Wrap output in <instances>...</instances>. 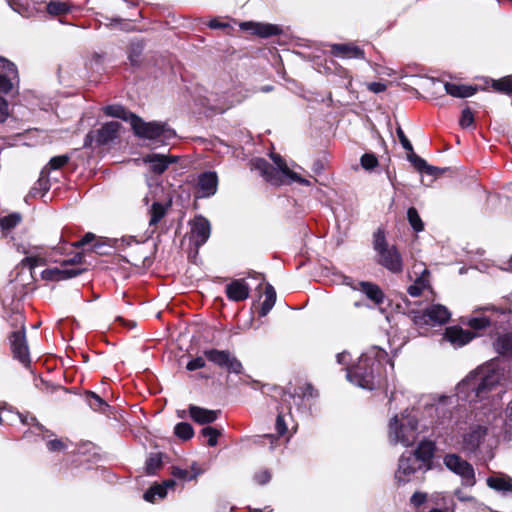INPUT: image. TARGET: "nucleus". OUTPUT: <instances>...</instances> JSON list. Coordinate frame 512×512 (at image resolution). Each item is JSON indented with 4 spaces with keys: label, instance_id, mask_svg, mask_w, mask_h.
I'll return each instance as SVG.
<instances>
[{
    "label": "nucleus",
    "instance_id": "obj_1",
    "mask_svg": "<svg viewBox=\"0 0 512 512\" xmlns=\"http://www.w3.org/2000/svg\"><path fill=\"white\" fill-rule=\"evenodd\" d=\"M505 371L498 361H489L470 372L456 386V396L470 404L482 403L478 408L486 409L498 405L503 392Z\"/></svg>",
    "mask_w": 512,
    "mask_h": 512
},
{
    "label": "nucleus",
    "instance_id": "obj_2",
    "mask_svg": "<svg viewBox=\"0 0 512 512\" xmlns=\"http://www.w3.org/2000/svg\"><path fill=\"white\" fill-rule=\"evenodd\" d=\"M386 358L385 350L379 347L370 348L359 357L356 364L346 369L347 380L363 389H374L376 374L379 373Z\"/></svg>",
    "mask_w": 512,
    "mask_h": 512
},
{
    "label": "nucleus",
    "instance_id": "obj_3",
    "mask_svg": "<svg viewBox=\"0 0 512 512\" xmlns=\"http://www.w3.org/2000/svg\"><path fill=\"white\" fill-rule=\"evenodd\" d=\"M270 157L274 165L263 158H254L250 162L251 169L257 170L267 182L273 185L290 184L292 182L305 186L311 184L309 180L291 170L279 154L272 153Z\"/></svg>",
    "mask_w": 512,
    "mask_h": 512
},
{
    "label": "nucleus",
    "instance_id": "obj_4",
    "mask_svg": "<svg viewBox=\"0 0 512 512\" xmlns=\"http://www.w3.org/2000/svg\"><path fill=\"white\" fill-rule=\"evenodd\" d=\"M418 437V419L413 410L406 409L389 422L388 439L392 444L411 446Z\"/></svg>",
    "mask_w": 512,
    "mask_h": 512
},
{
    "label": "nucleus",
    "instance_id": "obj_5",
    "mask_svg": "<svg viewBox=\"0 0 512 512\" xmlns=\"http://www.w3.org/2000/svg\"><path fill=\"white\" fill-rule=\"evenodd\" d=\"M131 127L138 137L162 144H165L176 135L175 131L166 123L144 122L138 116H131Z\"/></svg>",
    "mask_w": 512,
    "mask_h": 512
},
{
    "label": "nucleus",
    "instance_id": "obj_6",
    "mask_svg": "<svg viewBox=\"0 0 512 512\" xmlns=\"http://www.w3.org/2000/svg\"><path fill=\"white\" fill-rule=\"evenodd\" d=\"M452 404L451 398L446 396L439 397L434 403H426L425 411L433 419L429 424H423V427L425 429H434L439 426H448L453 414L451 410Z\"/></svg>",
    "mask_w": 512,
    "mask_h": 512
},
{
    "label": "nucleus",
    "instance_id": "obj_7",
    "mask_svg": "<svg viewBox=\"0 0 512 512\" xmlns=\"http://www.w3.org/2000/svg\"><path fill=\"white\" fill-rule=\"evenodd\" d=\"M374 248L379 255V263L392 273H400L403 269L402 257L395 246H389L384 235H377Z\"/></svg>",
    "mask_w": 512,
    "mask_h": 512
},
{
    "label": "nucleus",
    "instance_id": "obj_8",
    "mask_svg": "<svg viewBox=\"0 0 512 512\" xmlns=\"http://www.w3.org/2000/svg\"><path fill=\"white\" fill-rule=\"evenodd\" d=\"M444 466L461 478L462 485L472 487L476 483L473 466L456 453H448L443 457Z\"/></svg>",
    "mask_w": 512,
    "mask_h": 512
},
{
    "label": "nucleus",
    "instance_id": "obj_9",
    "mask_svg": "<svg viewBox=\"0 0 512 512\" xmlns=\"http://www.w3.org/2000/svg\"><path fill=\"white\" fill-rule=\"evenodd\" d=\"M410 314L413 323L418 327L441 325L451 317L449 310L440 304L431 305L422 312L411 311Z\"/></svg>",
    "mask_w": 512,
    "mask_h": 512
},
{
    "label": "nucleus",
    "instance_id": "obj_10",
    "mask_svg": "<svg viewBox=\"0 0 512 512\" xmlns=\"http://www.w3.org/2000/svg\"><path fill=\"white\" fill-rule=\"evenodd\" d=\"M486 435V426L481 424L471 425L468 430L462 433L461 439L456 440L454 445L466 454H473L484 443Z\"/></svg>",
    "mask_w": 512,
    "mask_h": 512
},
{
    "label": "nucleus",
    "instance_id": "obj_11",
    "mask_svg": "<svg viewBox=\"0 0 512 512\" xmlns=\"http://www.w3.org/2000/svg\"><path fill=\"white\" fill-rule=\"evenodd\" d=\"M204 356L230 373L240 374L243 370L241 362L227 350L208 349L204 351Z\"/></svg>",
    "mask_w": 512,
    "mask_h": 512
},
{
    "label": "nucleus",
    "instance_id": "obj_12",
    "mask_svg": "<svg viewBox=\"0 0 512 512\" xmlns=\"http://www.w3.org/2000/svg\"><path fill=\"white\" fill-rule=\"evenodd\" d=\"M419 471H424L420 461L416 457L404 453L399 459L395 479L398 483L405 484L414 480Z\"/></svg>",
    "mask_w": 512,
    "mask_h": 512
},
{
    "label": "nucleus",
    "instance_id": "obj_13",
    "mask_svg": "<svg viewBox=\"0 0 512 512\" xmlns=\"http://www.w3.org/2000/svg\"><path fill=\"white\" fill-rule=\"evenodd\" d=\"M82 256L77 254L72 259L64 261L61 267L49 268L42 271L41 276L45 280L59 281L73 278L81 273V269L68 268L69 264L80 263Z\"/></svg>",
    "mask_w": 512,
    "mask_h": 512
},
{
    "label": "nucleus",
    "instance_id": "obj_14",
    "mask_svg": "<svg viewBox=\"0 0 512 512\" xmlns=\"http://www.w3.org/2000/svg\"><path fill=\"white\" fill-rule=\"evenodd\" d=\"M9 341L14 358L28 366L30 364V354L23 324L20 330L11 333Z\"/></svg>",
    "mask_w": 512,
    "mask_h": 512
},
{
    "label": "nucleus",
    "instance_id": "obj_15",
    "mask_svg": "<svg viewBox=\"0 0 512 512\" xmlns=\"http://www.w3.org/2000/svg\"><path fill=\"white\" fill-rule=\"evenodd\" d=\"M190 242L199 248L207 242L211 234L210 222L203 216L199 215L190 221Z\"/></svg>",
    "mask_w": 512,
    "mask_h": 512
},
{
    "label": "nucleus",
    "instance_id": "obj_16",
    "mask_svg": "<svg viewBox=\"0 0 512 512\" xmlns=\"http://www.w3.org/2000/svg\"><path fill=\"white\" fill-rule=\"evenodd\" d=\"M239 27L241 30L248 31L251 34L257 35L261 38H268L282 33V28L279 25L270 23L246 21L241 22Z\"/></svg>",
    "mask_w": 512,
    "mask_h": 512
},
{
    "label": "nucleus",
    "instance_id": "obj_17",
    "mask_svg": "<svg viewBox=\"0 0 512 512\" xmlns=\"http://www.w3.org/2000/svg\"><path fill=\"white\" fill-rule=\"evenodd\" d=\"M18 79L16 66L7 59L0 58V92L9 93Z\"/></svg>",
    "mask_w": 512,
    "mask_h": 512
},
{
    "label": "nucleus",
    "instance_id": "obj_18",
    "mask_svg": "<svg viewBox=\"0 0 512 512\" xmlns=\"http://www.w3.org/2000/svg\"><path fill=\"white\" fill-rule=\"evenodd\" d=\"M11 9L22 17L31 18L43 9V3L37 0H7Z\"/></svg>",
    "mask_w": 512,
    "mask_h": 512
},
{
    "label": "nucleus",
    "instance_id": "obj_19",
    "mask_svg": "<svg viewBox=\"0 0 512 512\" xmlns=\"http://www.w3.org/2000/svg\"><path fill=\"white\" fill-rule=\"evenodd\" d=\"M143 163L148 164L150 171L160 175L165 172L168 166L176 162V157L164 154L150 153L142 158Z\"/></svg>",
    "mask_w": 512,
    "mask_h": 512
},
{
    "label": "nucleus",
    "instance_id": "obj_20",
    "mask_svg": "<svg viewBox=\"0 0 512 512\" xmlns=\"http://www.w3.org/2000/svg\"><path fill=\"white\" fill-rule=\"evenodd\" d=\"M474 337L475 334L458 326L448 327L444 333V339L450 342L454 347H462L469 343Z\"/></svg>",
    "mask_w": 512,
    "mask_h": 512
},
{
    "label": "nucleus",
    "instance_id": "obj_21",
    "mask_svg": "<svg viewBox=\"0 0 512 512\" xmlns=\"http://www.w3.org/2000/svg\"><path fill=\"white\" fill-rule=\"evenodd\" d=\"M225 292L229 300L239 302L249 297L250 287L244 279H235L226 285Z\"/></svg>",
    "mask_w": 512,
    "mask_h": 512
},
{
    "label": "nucleus",
    "instance_id": "obj_22",
    "mask_svg": "<svg viewBox=\"0 0 512 512\" xmlns=\"http://www.w3.org/2000/svg\"><path fill=\"white\" fill-rule=\"evenodd\" d=\"M218 177L215 172H205L198 177L199 197H210L217 191Z\"/></svg>",
    "mask_w": 512,
    "mask_h": 512
},
{
    "label": "nucleus",
    "instance_id": "obj_23",
    "mask_svg": "<svg viewBox=\"0 0 512 512\" xmlns=\"http://www.w3.org/2000/svg\"><path fill=\"white\" fill-rule=\"evenodd\" d=\"M190 417L199 424H209L218 419L219 410H209L195 405L189 406Z\"/></svg>",
    "mask_w": 512,
    "mask_h": 512
},
{
    "label": "nucleus",
    "instance_id": "obj_24",
    "mask_svg": "<svg viewBox=\"0 0 512 512\" xmlns=\"http://www.w3.org/2000/svg\"><path fill=\"white\" fill-rule=\"evenodd\" d=\"M434 444L431 441H421L416 450L413 453H407L409 456L416 457L421 466L424 468V471L429 469L428 462L431 460L434 454Z\"/></svg>",
    "mask_w": 512,
    "mask_h": 512
},
{
    "label": "nucleus",
    "instance_id": "obj_25",
    "mask_svg": "<svg viewBox=\"0 0 512 512\" xmlns=\"http://www.w3.org/2000/svg\"><path fill=\"white\" fill-rule=\"evenodd\" d=\"M176 482L172 479L164 481L162 484L151 486L145 493L144 499L147 502H154L156 498L163 499L167 495L168 489H174Z\"/></svg>",
    "mask_w": 512,
    "mask_h": 512
},
{
    "label": "nucleus",
    "instance_id": "obj_26",
    "mask_svg": "<svg viewBox=\"0 0 512 512\" xmlns=\"http://www.w3.org/2000/svg\"><path fill=\"white\" fill-rule=\"evenodd\" d=\"M354 290H359L365 296L373 301L374 304L379 305L384 301V294L380 287L370 282H359L357 286L353 287Z\"/></svg>",
    "mask_w": 512,
    "mask_h": 512
},
{
    "label": "nucleus",
    "instance_id": "obj_27",
    "mask_svg": "<svg viewBox=\"0 0 512 512\" xmlns=\"http://www.w3.org/2000/svg\"><path fill=\"white\" fill-rule=\"evenodd\" d=\"M121 124L118 121H111L104 124L97 131V142L100 144H106L117 137L118 131Z\"/></svg>",
    "mask_w": 512,
    "mask_h": 512
},
{
    "label": "nucleus",
    "instance_id": "obj_28",
    "mask_svg": "<svg viewBox=\"0 0 512 512\" xmlns=\"http://www.w3.org/2000/svg\"><path fill=\"white\" fill-rule=\"evenodd\" d=\"M334 56L342 58H363L364 53L361 49L350 44H334L331 47Z\"/></svg>",
    "mask_w": 512,
    "mask_h": 512
},
{
    "label": "nucleus",
    "instance_id": "obj_29",
    "mask_svg": "<svg viewBox=\"0 0 512 512\" xmlns=\"http://www.w3.org/2000/svg\"><path fill=\"white\" fill-rule=\"evenodd\" d=\"M444 88L447 94L457 98H467L473 96L477 88L472 85H460L446 82Z\"/></svg>",
    "mask_w": 512,
    "mask_h": 512
},
{
    "label": "nucleus",
    "instance_id": "obj_30",
    "mask_svg": "<svg viewBox=\"0 0 512 512\" xmlns=\"http://www.w3.org/2000/svg\"><path fill=\"white\" fill-rule=\"evenodd\" d=\"M494 349L502 356H512V333L499 335L493 343Z\"/></svg>",
    "mask_w": 512,
    "mask_h": 512
},
{
    "label": "nucleus",
    "instance_id": "obj_31",
    "mask_svg": "<svg viewBox=\"0 0 512 512\" xmlns=\"http://www.w3.org/2000/svg\"><path fill=\"white\" fill-rule=\"evenodd\" d=\"M487 485L497 491L512 492V479L507 475L489 477Z\"/></svg>",
    "mask_w": 512,
    "mask_h": 512
},
{
    "label": "nucleus",
    "instance_id": "obj_32",
    "mask_svg": "<svg viewBox=\"0 0 512 512\" xmlns=\"http://www.w3.org/2000/svg\"><path fill=\"white\" fill-rule=\"evenodd\" d=\"M265 300L263 301L259 314L260 316H266L273 308L276 302V291L272 285L268 284L264 291Z\"/></svg>",
    "mask_w": 512,
    "mask_h": 512
},
{
    "label": "nucleus",
    "instance_id": "obj_33",
    "mask_svg": "<svg viewBox=\"0 0 512 512\" xmlns=\"http://www.w3.org/2000/svg\"><path fill=\"white\" fill-rule=\"evenodd\" d=\"M104 113L107 116L120 118L124 121H127L131 124V116H136L135 114L127 111L121 105H108L104 108Z\"/></svg>",
    "mask_w": 512,
    "mask_h": 512
},
{
    "label": "nucleus",
    "instance_id": "obj_34",
    "mask_svg": "<svg viewBox=\"0 0 512 512\" xmlns=\"http://www.w3.org/2000/svg\"><path fill=\"white\" fill-rule=\"evenodd\" d=\"M48 14L51 16H60L70 11V6L60 0H51L46 6Z\"/></svg>",
    "mask_w": 512,
    "mask_h": 512
},
{
    "label": "nucleus",
    "instance_id": "obj_35",
    "mask_svg": "<svg viewBox=\"0 0 512 512\" xmlns=\"http://www.w3.org/2000/svg\"><path fill=\"white\" fill-rule=\"evenodd\" d=\"M428 285L429 279L425 276H419L414 278V283L408 287L407 292L412 297H418Z\"/></svg>",
    "mask_w": 512,
    "mask_h": 512
},
{
    "label": "nucleus",
    "instance_id": "obj_36",
    "mask_svg": "<svg viewBox=\"0 0 512 512\" xmlns=\"http://www.w3.org/2000/svg\"><path fill=\"white\" fill-rule=\"evenodd\" d=\"M86 401L90 408L95 411L104 412L109 407L99 395L91 391L86 393Z\"/></svg>",
    "mask_w": 512,
    "mask_h": 512
},
{
    "label": "nucleus",
    "instance_id": "obj_37",
    "mask_svg": "<svg viewBox=\"0 0 512 512\" xmlns=\"http://www.w3.org/2000/svg\"><path fill=\"white\" fill-rule=\"evenodd\" d=\"M150 213V225H156L160 222V220L164 217L166 214V208L163 204H161L158 201H153L151 209L149 210Z\"/></svg>",
    "mask_w": 512,
    "mask_h": 512
},
{
    "label": "nucleus",
    "instance_id": "obj_38",
    "mask_svg": "<svg viewBox=\"0 0 512 512\" xmlns=\"http://www.w3.org/2000/svg\"><path fill=\"white\" fill-rule=\"evenodd\" d=\"M49 190L48 179L44 177H40L36 184L31 188L27 197L37 198L43 197L45 193Z\"/></svg>",
    "mask_w": 512,
    "mask_h": 512
},
{
    "label": "nucleus",
    "instance_id": "obj_39",
    "mask_svg": "<svg viewBox=\"0 0 512 512\" xmlns=\"http://www.w3.org/2000/svg\"><path fill=\"white\" fill-rule=\"evenodd\" d=\"M492 87L498 92L512 94V75L492 80Z\"/></svg>",
    "mask_w": 512,
    "mask_h": 512
},
{
    "label": "nucleus",
    "instance_id": "obj_40",
    "mask_svg": "<svg viewBox=\"0 0 512 512\" xmlns=\"http://www.w3.org/2000/svg\"><path fill=\"white\" fill-rule=\"evenodd\" d=\"M174 433L182 440L191 439L194 435L193 427L187 422H180L174 428Z\"/></svg>",
    "mask_w": 512,
    "mask_h": 512
},
{
    "label": "nucleus",
    "instance_id": "obj_41",
    "mask_svg": "<svg viewBox=\"0 0 512 512\" xmlns=\"http://www.w3.org/2000/svg\"><path fill=\"white\" fill-rule=\"evenodd\" d=\"M407 218L411 225V227L416 232H421L424 229V224L417 212V210L414 207H410L407 211Z\"/></svg>",
    "mask_w": 512,
    "mask_h": 512
},
{
    "label": "nucleus",
    "instance_id": "obj_42",
    "mask_svg": "<svg viewBox=\"0 0 512 512\" xmlns=\"http://www.w3.org/2000/svg\"><path fill=\"white\" fill-rule=\"evenodd\" d=\"M162 466V456L160 453L151 454L146 460V472L154 474Z\"/></svg>",
    "mask_w": 512,
    "mask_h": 512
},
{
    "label": "nucleus",
    "instance_id": "obj_43",
    "mask_svg": "<svg viewBox=\"0 0 512 512\" xmlns=\"http://www.w3.org/2000/svg\"><path fill=\"white\" fill-rule=\"evenodd\" d=\"M201 435L207 438V444L211 447L217 445L218 437L220 436V431L214 427L206 426L201 430Z\"/></svg>",
    "mask_w": 512,
    "mask_h": 512
},
{
    "label": "nucleus",
    "instance_id": "obj_44",
    "mask_svg": "<svg viewBox=\"0 0 512 512\" xmlns=\"http://www.w3.org/2000/svg\"><path fill=\"white\" fill-rule=\"evenodd\" d=\"M491 319L487 316H475L469 318L467 324L474 330H481L491 324Z\"/></svg>",
    "mask_w": 512,
    "mask_h": 512
},
{
    "label": "nucleus",
    "instance_id": "obj_45",
    "mask_svg": "<svg viewBox=\"0 0 512 512\" xmlns=\"http://www.w3.org/2000/svg\"><path fill=\"white\" fill-rule=\"evenodd\" d=\"M20 221V214L13 213L0 219V227L2 230H10L14 228Z\"/></svg>",
    "mask_w": 512,
    "mask_h": 512
},
{
    "label": "nucleus",
    "instance_id": "obj_46",
    "mask_svg": "<svg viewBox=\"0 0 512 512\" xmlns=\"http://www.w3.org/2000/svg\"><path fill=\"white\" fill-rule=\"evenodd\" d=\"M171 469V474L175 478H178L183 481H191L195 479V474H190V471L188 469H183L177 466H173Z\"/></svg>",
    "mask_w": 512,
    "mask_h": 512
},
{
    "label": "nucleus",
    "instance_id": "obj_47",
    "mask_svg": "<svg viewBox=\"0 0 512 512\" xmlns=\"http://www.w3.org/2000/svg\"><path fill=\"white\" fill-rule=\"evenodd\" d=\"M474 124V114L470 108H465L462 110L461 117L459 120V125L462 128H469Z\"/></svg>",
    "mask_w": 512,
    "mask_h": 512
},
{
    "label": "nucleus",
    "instance_id": "obj_48",
    "mask_svg": "<svg viewBox=\"0 0 512 512\" xmlns=\"http://www.w3.org/2000/svg\"><path fill=\"white\" fill-rule=\"evenodd\" d=\"M361 165L366 170H372L378 165V159L372 153H365L361 157Z\"/></svg>",
    "mask_w": 512,
    "mask_h": 512
},
{
    "label": "nucleus",
    "instance_id": "obj_49",
    "mask_svg": "<svg viewBox=\"0 0 512 512\" xmlns=\"http://www.w3.org/2000/svg\"><path fill=\"white\" fill-rule=\"evenodd\" d=\"M44 259L40 255H29L21 261L22 266H28L33 269L36 266L43 265Z\"/></svg>",
    "mask_w": 512,
    "mask_h": 512
},
{
    "label": "nucleus",
    "instance_id": "obj_50",
    "mask_svg": "<svg viewBox=\"0 0 512 512\" xmlns=\"http://www.w3.org/2000/svg\"><path fill=\"white\" fill-rule=\"evenodd\" d=\"M409 276L411 279L417 278L419 276H425L428 278L429 271L423 263H415L412 267L411 272L409 273Z\"/></svg>",
    "mask_w": 512,
    "mask_h": 512
},
{
    "label": "nucleus",
    "instance_id": "obj_51",
    "mask_svg": "<svg viewBox=\"0 0 512 512\" xmlns=\"http://www.w3.org/2000/svg\"><path fill=\"white\" fill-rule=\"evenodd\" d=\"M68 160L69 158L66 155L55 156L50 159L48 166L50 169L56 170L63 167L68 162Z\"/></svg>",
    "mask_w": 512,
    "mask_h": 512
},
{
    "label": "nucleus",
    "instance_id": "obj_52",
    "mask_svg": "<svg viewBox=\"0 0 512 512\" xmlns=\"http://www.w3.org/2000/svg\"><path fill=\"white\" fill-rule=\"evenodd\" d=\"M47 449L51 452L62 451L67 448V444L61 439H52L47 442Z\"/></svg>",
    "mask_w": 512,
    "mask_h": 512
},
{
    "label": "nucleus",
    "instance_id": "obj_53",
    "mask_svg": "<svg viewBox=\"0 0 512 512\" xmlns=\"http://www.w3.org/2000/svg\"><path fill=\"white\" fill-rule=\"evenodd\" d=\"M397 136L399 138V141L400 143L402 144L403 148L408 151V152H413V147H412V144L411 142L408 140V138L406 137L404 131L402 130L401 127H398L397 130Z\"/></svg>",
    "mask_w": 512,
    "mask_h": 512
},
{
    "label": "nucleus",
    "instance_id": "obj_54",
    "mask_svg": "<svg viewBox=\"0 0 512 512\" xmlns=\"http://www.w3.org/2000/svg\"><path fill=\"white\" fill-rule=\"evenodd\" d=\"M205 365L206 363L203 357H196L195 359H192L187 363L186 369L188 371H195L197 369L204 368Z\"/></svg>",
    "mask_w": 512,
    "mask_h": 512
},
{
    "label": "nucleus",
    "instance_id": "obj_55",
    "mask_svg": "<svg viewBox=\"0 0 512 512\" xmlns=\"http://www.w3.org/2000/svg\"><path fill=\"white\" fill-rule=\"evenodd\" d=\"M271 479V474L268 470H261L254 475V480L260 485L268 483Z\"/></svg>",
    "mask_w": 512,
    "mask_h": 512
},
{
    "label": "nucleus",
    "instance_id": "obj_56",
    "mask_svg": "<svg viewBox=\"0 0 512 512\" xmlns=\"http://www.w3.org/2000/svg\"><path fill=\"white\" fill-rule=\"evenodd\" d=\"M133 244H136L138 245L139 244V241L136 240L134 237L132 236H125V237H122L120 240H119V243L117 244V247L119 249H125V247H129V246H132Z\"/></svg>",
    "mask_w": 512,
    "mask_h": 512
},
{
    "label": "nucleus",
    "instance_id": "obj_57",
    "mask_svg": "<svg viewBox=\"0 0 512 512\" xmlns=\"http://www.w3.org/2000/svg\"><path fill=\"white\" fill-rule=\"evenodd\" d=\"M410 161L413 163L414 167L419 171V172H423L426 165H427V162L417 156V155H412L411 157H409Z\"/></svg>",
    "mask_w": 512,
    "mask_h": 512
},
{
    "label": "nucleus",
    "instance_id": "obj_58",
    "mask_svg": "<svg viewBox=\"0 0 512 512\" xmlns=\"http://www.w3.org/2000/svg\"><path fill=\"white\" fill-rule=\"evenodd\" d=\"M19 417L23 424L35 426L36 429L39 431L43 430V426L37 421V419L35 417H33V416L27 417V416H22V415H19Z\"/></svg>",
    "mask_w": 512,
    "mask_h": 512
},
{
    "label": "nucleus",
    "instance_id": "obj_59",
    "mask_svg": "<svg viewBox=\"0 0 512 512\" xmlns=\"http://www.w3.org/2000/svg\"><path fill=\"white\" fill-rule=\"evenodd\" d=\"M276 430L279 434V436H282L287 431V426L284 420V417L281 414H278L276 419Z\"/></svg>",
    "mask_w": 512,
    "mask_h": 512
},
{
    "label": "nucleus",
    "instance_id": "obj_60",
    "mask_svg": "<svg viewBox=\"0 0 512 512\" xmlns=\"http://www.w3.org/2000/svg\"><path fill=\"white\" fill-rule=\"evenodd\" d=\"M427 499V495L425 493L416 492L411 497V503L418 507L422 505Z\"/></svg>",
    "mask_w": 512,
    "mask_h": 512
},
{
    "label": "nucleus",
    "instance_id": "obj_61",
    "mask_svg": "<svg viewBox=\"0 0 512 512\" xmlns=\"http://www.w3.org/2000/svg\"><path fill=\"white\" fill-rule=\"evenodd\" d=\"M386 88L387 86L383 82H372L368 84V89L374 93H381L385 91Z\"/></svg>",
    "mask_w": 512,
    "mask_h": 512
},
{
    "label": "nucleus",
    "instance_id": "obj_62",
    "mask_svg": "<svg viewBox=\"0 0 512 512\" xmlns=\"http://www.w3.org/2000/svg\"><path fill=\"white\" fill-rule=\"evenodd\" d=\"M8 115V104L6 100L0 97V123L4 122Z\"/></svg>",
    "mask_w": 512,
    "mask_h": 512
},
{
    "label": "nucleus",
    "instance_id": "obj_63",
    "mask_svg": "<svg viewBox=\"0 0 512 512\" xmlns=\"http://www.w3.org/2000/svg\"><path fill=\"white\" fill-rule=\"evenodd\" d=\"M350 355L349 353L343 351L338 353L336 356L337 363L340 365H346L349 362Z\"/></svg>",
    "mask_w": 512,
    "mask_h": 512
},
{
    "label": "nucleus",
    "instance_id": "obj_64",
    "mask_svg": "<svg viewBox=\"0 0 512 512\" xmlns=\"http://www.w3.org/2000/svg\"><path fill=\"white\" fill-rule=\"evenodd\" d=\"M443 170H441L440 168L438 167H435V166H432V165H429L427 163L423 173H426L428 175H431V176H436L438 175L439 173H441Z\"/></svg>",
    "mask_w": 512,
    "mask_h": 512
}]
</instances>
